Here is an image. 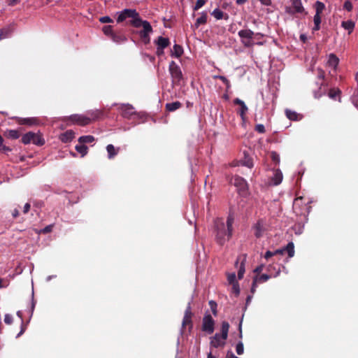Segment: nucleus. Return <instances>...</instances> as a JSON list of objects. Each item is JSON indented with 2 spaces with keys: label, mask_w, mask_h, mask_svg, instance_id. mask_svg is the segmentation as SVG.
<instances>
[{
  "label": "nucleus",
  "mask_w": 358,
  "mask_h": 358,
  "mask_svg": "<svg viewBox=\"0 0 358 358\" xmlns=\"http://www.w3.org/2000/svg\"><path fill=\"white\" fill-rule=\"evenodd\" d=\"M229 329V323L227 322H223L222 323V329H221L222 334L221 335L224 336V337H225V338H227Z\"/></svg>",
  "instance_id": "33"
},
{
  "label": "nucleus",
  "mask_w": 358,
  "mask_h": 358,
  "mask_svg": "<svg viewBox=\"0 0 358 358\" xmlns=\"http://www.w3.org/2000/svg\"><path fill=\"white\" fill-rule=\"evenodd\" d=\"M103 33H104L106 35L110 36L111 37H112V34H114L113 33L112 27H111V26H109V25L104 26V27H103Z\"/></svg>",
  "instance_id": "43"
},
{
  "label": "nucleus",
  "mask_w": 358,
  "mask_h": 358,
  "mask_svg": "<svg viewBox=\"0 0 358 358\" xmlns=\"http://www.w3.org/2000/svg\"><path fill=\"white\" fill-rule=\"evenodd\" d=\"M315 13L321 14L325 8L324 4L319 1H317L315 4Z\"/></svg>",
  "instance_id": "32"
},
{
  "label": "nucleus",
  "mask_w": 358,
  "mask_h": 358,
  "mask_svg": "<svg viewBox=\"0 0 358 358\" xmlns=\"http://www.w3.org/2000/svg\"><path fill=\"white\" fill-rule=\"evenodd\" d=\"M255 231V235L256 237L259 238L263 235L264 231H265V223L264 220H259L253 227Z\"/></svg>",
  "instance_id": "15"
},
{
  "label": "nucleus",
  "mask_w": 358,
  "mask_h": 358,
  "mask_svg": "<svg viewBox=\"0 0 358 358\" xmlns=\"http://www.w3.org/2000/svg\"><path fill=\"white\" fill-rule=\"evenodd\" d=\"M260 2L265 6H270L271 4V0H260Z\"/></svg>",
  "instance_id": "59"
},
{
  "label": "nucleus",
  "mask_w": 358,
  "mask_h": 358,
  "mask_svg": "<svg viewBox=\"0 0 358 358\" xmlns=\"http://www.w3.org/2000/svg\"><path fill=\"white\" fill-rule=\"evenodd\" d=\"M214 78H218L221 80L223 82V83L225 84L227 88L229 89L230 87V83L226 77L222 76H214Z\"/></svg>",
  "instance_id": "40"
},
{
  "label": "nucleus",
  "mask_w": 358,
  "mask_h": 358,
  "mask_svg": "<svg viewBox=\"0 0 358 358\" xmlns=\"http://www.w3.org/2000/svg\"><path fill=\"white\" fill-rule=\"evenodd\" d=\"M106 150L109 159L113 158L117 154V151L112 144H109L106 146Z\"/></svg>",
  "instance_id": "27"
},
{
  "label": "nucleus",
  "mask_w": 358,
  "mask_h": 358,
  "mask_svg": "<svg viewBox=\"0 0 358 358\" xmlns=\"http://www.w3.org/2000/svg\"><path fill=\"white\" fill-rule=\"evenodd\" d=\"M284 252H284L283 248L276 250H275V251L273 252L274 255H278V254H279V255H282Z\"/></svg>",
  "instance_id": "61"
},
{
  "label": "nucleus",
  "mask_w": 358,
  "mask_h": 358,
  "mask_svg": "<svg viewBox=\"0 0 358 358\" xmlns=\"http://www.w3.org/2000/svg\"><path fill=\"white\" fill-rule=\"evenodd\" d=\"M206 3L205 0H196L195 5L193 7L194 10H198Z\"/></svg>",
  "instance_id": "39"
},
{
  "label": "nucleus",
  "mask_w": 358,
  "mask_h": 358,
  "mask_svg": "<svg viewBox=\"0 0 358 358\" xmlns=\"http://www.w3.org/2000/svg\"><path fill=\"white\" fill-rule=\"evenodd\" d=\"M236 351L238 355H241L243 353L244 347H243V344L242 342H239L237 343V345L236 346Z\"/></svg>",
  "instance_id": "41"
},
{
  "label": "nucleus",
  "mask_w": 358,
  "mask_h": 358,
  "mask_svg": "<svg viewBox=\"0 0 358 358\" xmlns=\"http://www.w3.org/2000/svg\"><path fill=\"white\" fill-rule=\"evenodd\" d=\"M100 22L102 23H109L112 22V20L108 16H104L100 18Z\"/></svg>",
  "instance_id": "52"
},
{
  "label": "nucleus",
  "mask_w": 358,
  "mask_h": 358,
  "mask_svg": "<svg viewBox=\"0 0 358 358\" xmlns=\"http://www.w3.org/2000/svg\"><path fill=\"white\" fill-rule=\"evenodd\" d=\"M4 322L7 324H10L13 322V317L10 314H6L4 317Z\"/></svg>",
  "instance_id": "47"
},
{
  "label": "nucleus",
  "mask_w": 358,
  "mask_h": 358,
  "mask_svg": "<svg viewBox=\"0 0 358 358\" xmlns=\"http://www.w3.org/2000/svg\"><path fill=\"white\" fill-rule=\"evenodd\" d=\"M234 221V217L232 215H229L227 220V226H225L222 219H217L215 221V226L216 228V239L220 245H223L227 241L232 232V225Z\"/></svg>",
  "instance_id": "1"
},
{
  "label": "nucleus",
  "mask_w": 358,
  "mask_h": 358,
  "mask_svg": "<svg viewBox=\"0 0 358 358\" xmlns=\"http://www.w3.org/2000/svg\"><path fill=\"white\" fill-rule=\"evenodd\" d=\"M238 34L241 38L242 44L245 47H252L255 44L252 41L255 33L252 30L242 29L238 31Z\"/></svg>",
  "instance_id": "5"
},
{
  "label": "nucleus",
  "mask_w": 358,
  "mask_h": 358,
  "mask_svg": "<svg viewBox=\"0 0 358 358\" xmlns=\"http://www.w3.org/2000/svg\"><path fill=\"white\" fill-rule=\"evenodd\" d=\"M131 24L136 28L142 27L138 34L145 44H148L150 42V34L152 33V28L150 22L146 20H143L140 17L131 22Z\"/></svg>",
  "instance_id": "2"
},
{
  "label": "nucleus",
  "mask_w": 358,
  "mask_h": 358,
  "mask_svg": "<svg viewBox=\"0 0 358 358\" xmlns=\"http://www.w3.org/2000/svg\"><path fill=\"white\" fill-rule=\"evenodd\" d=\"M262 269H263V265H261L255 269V272L259 273L262 271Z\"/></svg>",
  "instance_id": "63"
},
{
  "label": "nucleus",
  "mask_w": 358,
  "mask_h": 358,
  "mask_svg": "<svg viewBox=\"0 0 358 358\" xmlns=\"http://www.w3.org/2000/svg\"><path fill=\"white\" fill-rule=\"evenodd\" d=\"M234 102L235 104L239 105L241 106V108L239 110V113H240V115H241L242 120H244L245 115L248 110V107L245 104L244 101H243L242 100H241L238 98L235 99Z\"/></svg>",
  "instance_id": "17"
},
{
  "label": "nucleus",
  "mask_w": 358,
  "mask_h": 358,
  "mask_svg": "<svg viewBox=\"0 0 358 358\" xmlns=\"http://www.w3.org/2000/svg\"><path fill=\"white\" fill-rule=\"evenodd\" d=\"M227 280L229 284H234L238 282L236 280V274L235 273H231L227 275Z\"/></svg>",
  "instance_id": "42"
},
{
  "label": "nucleus",
  "mask_w": 358,
  "mask_h": 358,
  "mask_svg": "<svg viewBox=\"0 0 358 358\" xmlns=\"http://www.w3.org/2000/svg\"><path fill=\"white\" fill-rule=\"evenodd\" d=\"M264 37V34L261 33H255L253 38L261 39Z\"/></svg>",
  "instance_id": "60"
},
{
  "label": "nucleus",
  "mask_w": 358,
  "mask_h": 358,
  "mask_svg": "<svg viewBox=\"0 0 358 358\" xmlns=\"http://www.w3.org/2000/svg\"><path fill=\"white\" fill-rule=\"evenodd\" d=\"M232 290L236 295L239 294L240 288L238 282L232 284Z\"/></svg>",
  "instance_id": "48"
},
{
  "label": "nucleus",
  "mask_w": 358,
  "mask_h": 358,
  "mask_svg": "<svg viewBox=\"0 0 358 358\" xmlns=\"http://www.w3.org/2000/svg\"><path fill=\"white\" fill-rule=\"evenodd\" d=\"M164 48H159V47H157V50H156V54L158 55V56H162L164 55Z\"/></svg>",
  "instance_id": "55"
},
{
  "label": "nucleus",
  "mask_w": 358,
  "mask_h": 358,
  "mask_svg": "<svg viewBox=\"0 0 358 358\" xmlns=\"http://www.w3.org/2000/svg\"><path fill=\"white\" fill-rule=\"evenodd\" d=\"M227 338L219 334H215L214 336L211 338L210 345L213 348H218L223 346L225 343V341Z\"/></svg>",
  "instance_id": "12"
},
{
  "label": "nucleus",
  "mask_w": 358,
  "mask_h": 358,
  "mask_svg": "<svg viewBox=\"0 0 358 358\" xmlns=\"http://www.w3.org/2000/svg\"><path fill=\"white\" fill-rule=\"evenodd\" d=\"M211 15L216 19V20H221L224 17V13L219 8H215L213 10L211 13Z\"/></svg>",
  "instance_id": "34"
},
{
  "label": "nucleus",
  "mask_w": 358,
  "mask_h": 358,
  "mask_svg": "<svg viewBox=\"0 0 358 358\" xmlns=\"http://www.w3.org/2000/svg\"><path fill=\"white\" fill-rule=\"evenodd\" d=\"M338 62L339 59L334 54L331 53L328 56V59L327 61V66L331 69H329V73L332 76H334V73L336 70Z\"/></svg>",
  "instance_id": "9"
},
{
  "label": "nucleus",
  "mask_w": 358,
  "mask_h": 358,
  "mask_svg": "<svg viewBox=\"0 0 358 358\" xmlns=\"http://www.w3.org/2000/svg\"><path fill=\"white\" fill-rule=\"evenodd\" d=\"M30 209V204L29 203H27L24 204L23 208V212L24 213H27Z\"/></svg>",
  "instance_id": "56"
},
{
  "label": "nucleus",
  "mask_w": 358,
  "mask_h": 358,
  "mask_svg": "<svg viewBox=\"0 0 358 358\" xmlns=\"http://www.w3.org/2000/svg\"><path fill=\"white\" fill-rule=\"evenodd\" d=\"M101 114V111L96 110L89 112L87 116L78 114L73 115L70 117V120L74 123L84 126L90 124L92 120L98 119Z\"/></svg>",
  "instance_id": "3"
},
{
  "label": "nucleus",
  "mask_w": 358,
  "mask_h": 358,
  "mask_svg": "<svg viewBox=\"0 0 358 358\" xmlns=\"http://www.w3.org/2000/svg\"><path fill=\"white\" fill-rule=\"evenodd\" d=\"M245 257H238L235 266L238 268V279L243 278L245 273Z\"/></svg>",
  "instance_id": "11"
},
{
  "label": "nucleus",
  "mask_w": 358,
  "mask_h": 358,
  "mask_svg": "<svg viewBox=\"0 0 358 358\" xmlns=\"http://www.w3.org/2000/svg\"><path fill=\"white\" fill-rule=\"evenodd\" d=\"M282 173L280 170L276 169L273 172V176L272 177V182L274 185H278L281 183L282 180Z\"/></svg>",
  "instance_id": "19"
},
{
  "label": "nucleus",
  "mask_w": 358,
  "mask_h": 358,
  "mask_svg": "<svg viewBox=\"0 0 358 358\" xmlns=\"http://www.w3.org/2000/svg\"><path fill=\"white\" fill-rule=\"evenodd\" d=\"M75 148L81 155V157L86 155L88 151V148L83 143H79V144L76 145Z\"/></svg>",
  "instance_id": "24"
},
{
  "label": "nucleus",
  "mask_w": 358,
  "mask_h": 358,
  "mask_svg": "<svg viewBox=\"0 0 358 358\" xmlns=\"http://www.w3.org/2000/svg\"><path fill=\"white\" fill-rule=\"evenodd\" d=\"M271 157L273 162H276L277 164L280 163V156L277 152H272L271 154Z\"/></svg>",
  "instance_id": "44"
},
{
  "label": "nucleus",
  "mask_w": 358,
  "mask_h": 358,
  "mask_svg": "<svg viewBox=\"0 0 358 358\" xmlns=\"http://www.w3.org/2000/svg\"><path fill=\"white\" fill-rule=\"evenodd\" d=\"M52 225L50 224L46 226L45 228L41 229L38 233H43V234H47L52 231Z\"/></svg>",
  "instance_id": "45"
},
{
  "label": "nucleus",
  "mask_w": 358,
  "mask_h": 358,
  "mask_svg": "<svg viewBox=\"0 0 358 358\" xmlns=\"http://www.w3.org/2000/svg\"><path fill=\"white\" fill-rule=\"evenodd\" d=\"M342 27L348 31V33H351L355 27V23L351 20L343 21L342 22Z\"/></svg>",
  "instance_id": "28"
},
{
  "label": "nucleus",
  "mask_w": 358,
  "mask_h": 358,
  "mask_svg": "<svg viewBox=\"0 0 358 358\" xmlns=\"http://www.w3.org/2000/svg\"><path fill=\"white\" fill-rule=\"evenodd\" d=\"M11 34V29L9 27L3 28L0 31V40L9 37Z\"/></svg>",
  "instance_id": "31"
},
{
  "label": "nucleus",
  "mask_w": 358,
  "mask_h": 358,
  "mask_svg": "<svg viewBox=\"0 0 358 358\" xmlns=\"http://www.w3.org/2000/svg\"><path fill=\"white\" fill-rule=\"evenodd\" d=\"M215 321L210 314H206L203 318L202 330L208 334H212L214 331Z\"/></svg>",
  "instance_id": "8"
},
{
  "label": "nucleus",
  "mask_w": 358,
  "mask_h": 358,
  "mask_svg": "<svg viewBox=\"0 0 358 358\" xmlns=\"http://www.w3.org/2000/svg\"><path fill=\"white\" fill-rule=\"evenodd\" d=\"M169 71L173 83H178L182 80V71L178 65L173 61L169 64Z\"/></svg>",
  "instance_id": "6"
},
{
  "label": "nucleus",
  "mask_w": 358,
  "mask_h": 358,
  "mask_svg": "<svg viewBox=\"0 0 358 358\" xmlns=\"http://www.w3.org/2000/svg\"><path fill=\"white\" fill-rule=\"evenodd\" d=\"M207 22V13L202 12L201 16L198 17L194 24L195 27L198 28L201 24H206Z\"/></svg>",
  "instance_id": "23"
},
{
  "label": "nucleus",
  "mask_w": 358,
  "mask_h": 358,
  "mask_svg": "<svg viewBox=\"0 0 358 358\" xmlns=\"http://www.w3.org/2000/svg\"><path fill=\"white\" fill-rule=\"evenodd\" d=\"M270 275L267 274H263L259 277H257V282H266L270 278Z\"/></svg>",
  "instance_id": "46"
},
{
  "label": "nucleus",
  "mask_w": 358,
  "mask_h": 358,
  "mask_svg": "<svg viewBox=\"0 0 358 358\" xmlns=\"http://www.w3.org/2000/svg\"><path fill=\"white\" fill-rule=\"evenodd\" d=\"M181 106V103L179 101H175L172 103H168L166 104V109L169 111H174L178 109Z\"/></svg>",
  "instance_id": "26"
},
{
  "label": "nucleus",
  "mask_w": 358,
  "mask_h": 358,
  "mask_svg": "<svg viewBox=\"0 0 358 358\" xmlns=\"http://www.w3.org/2000/svg\"><path fill=\"white\" fill-rule=\"evenodd\" d=\"M302 207V197L296 198L293 203L294 212L297 215H305V212L307 209L306 205Z\"/></svg>",
  "instance_id": "10"
},
{
  "label": "nucleus",
  "mask_w": 358,
  "mask_h": 358,
  "mask_svg": "<svg viewBox=\"0 0 358 358\" xmlns=\"http://www.w3.org/2000/svg\"><path fill=\"white\" fill-rule=\"evenodd\" d=\"M93 141H94V137L92 135L82 136L78 138V142L84 145L85 143H91Z\"/></svg>",
  "instance_id": "25"
},
{
  "label": "nucleus",
  "mask_w": 358,
  "mask_h": 358,
  "mask_svg": "<svg viewBox=\"0 0 358 358\" xmlns=\"http://www.w3.org/2000/svg\"><path fill=\"white\" fill-rule=\"evenodd\" d=\"M344 8L348 11H350L352 8V5L350 1H346L344 3Z\"/></svg>",
  "instance_id": "51"
},
{
  "label": "nucleus",
  "mask_w": 358,
  "mask_h": 358,
  "mask_svg": "<svg viewBox=\"0 0 358 358\" xmlns=\"http://www.w3.org/2000/svg\"><path fill=\"white\" fill-rule=\"evenodd\" d=\"M75 137V133L72 130H68L60 136V140L64 143L71 141Z\"/></svg>",
  "instance_id": "21"
},
{
  "label": "nucleus",
  "mask_w": 358,
  "mask_h": 358,
  "mask_svg": "<svg viewBox=\"0 0 358 358\" xmlns=\"http://www.w3.org/2000/svg\"><path fill=\"white\" fill-rule=\"evenodd\" d=\"M127 17L132 18L131 22H134L136 19H138L139 14L136 12V10L134 9H124L121 11L117 17V22H121L124 21Z\"/></svg>",
  "instance_id": "7"
},
{
  "label": "nucleus",
  "mask_w": 358,
  "mask_h": 358,
  "mask_svg": "<svg viewBox=\"0 0 358 358\" xmlns=\"http://www.w3.org/2000/svg\"><path fill=\"white\" fill-rule=\"evenodd\" d=\"M284 252L288 253L289 257H292L294 255V245L292 242L289 243L286 247L283 248Z\"/></svg>",
  "instance_id": "29"
},
{
  "label": "nucleus",
  "mask_w": 358,
  "mask_h": 358,
  "mask_svg": "<svg viewBox=\"0 0 358 358\" xmlns=\"http://www.w3.org/2000/svg\"><path fill=\"white\" fill-rule=\"evenodd\" d=\"M155 44L157 47L166 48L167 46H169L170 41L168 38H164L162 36H159L155 41Z\"/></svg>",
  "instance_id": "20"
},
{
  "label": "nucleus",
  "mask_w": 358,
  "mask_h": 358,
  "mask_svg": "<svg viewBox=\"0 0 358 358\" xmlns=\"http://www.w3.org/2000/svg\"><path fill=\"white\" fill-rule=\"evenodd\" d=\"M317 71H318V75H317L318 78L320 79H324V71L322 69H318Z\"/></svg>",
  "instance_id": "54"
},
{
  "label": "nucleus",
  "mask_w": 358,
  "mask_h": 358,
  "mask_svg": "<svg viewBox=\"0 0 358 358\" xmlns=\"http://www.w3.org/2000/svg\"><path fill=\"white\" fill-rule=\"evenodd\" d=\"M257 276H256L253 280L252 288H251V292L252 294L255 293L256 288H257Z\"/></svg>",
  "instance_id": "50"
},
{
  "label": "nucleus",
  "mask_w": 358,
  "mask_h": 358,
  "mask_svg": "<svg viewBox=\"0 0 358 358\" xmlns=\"http://www.w3.org/2000/svg\"><path fill=\"white\" fill-rule=\"evenodd\" d=\"M313 21H314V25H315L313 29V31L319 30L320 28V23H321L320 14L315 13V15H314Z\"/></svg>",
  "instance_id": "30"
},
{
  "label": "nucleus",
  "mask_w": 358,
  "mask_h": 358,
  "mask_svg": "<svg viewBox=\"0 0 358 358\" xmlns=\"http://www.w3.org/2000/svg\"><path fill=\"white\" fill-rule=\"evenodd\" d=\"M231 182L239 189L243 190L247 187L246 181L241 177L235 176L233 178Z\"/></svg>",
  "instance_id": "16"
},
{
  "label": "nucleus",
  "mask_w": 358,
  "mask_h": 358,
  "mask_svg": "<svg viewBox=\"0 0 358 358\" xmlns=\"http://www.w3.org/2000/svg\"><path fill=\"white\" fill-rule=\"evenodd\" d=\"M111 38L114 42L117 43H122L126 41V38L122 35L117 36L115 34H112Z\"/></svg>",
  "instance_id": "37"
},
{
  "label": "nucleus",
  "mask_w": 358,
  "mask_h": 358,
  "mask_svg": "<svg viewBox=\"0 0 358 358\" xmlns=\"http://www.w3.org/2000/svg\"><path fill=\"white\" fill-rule=\"evenodd\" d=\"M121 110L122 115L125 117H129L135 113L134 107L129 104L122 105Z\"/></svg>",
  "instance_id": "18"
},
{
  "label": "nucleus",
  "mask_w": 358,
  "mask_h": 358,
  "mask_svg": "<svg viewBox=\"0 0 358 358\" xmlns=\"http://www.w3.org/2000/svg\"><path fill=\"white\" fill-rule=\"evenodd\" d=\"M238 330H239V337L242 338V336H243V334H242V321L240 322L239 327H238Z\"/></svg>",
  "instance_id": "62"
},
{
  "label": "nucleus",
  "mask_w": 358,
  "mask_h": 358,
  "mask_svg": "<svg viewBox=\"0 0 358 358\" xmlns=\"http://www.w3.org/2000/svg\"><path fill=\"white\" fill-rule=\"evenodd\" d=\"M209 304L210 306V308L212 309L213 313H214V315H216V310H215V308H216V306H217L216 303L215 301H210L209 302Z\"/></svg>",
  "instance_id": "53"
},
{
  "label": "nucleus",
  "mask_w": 358,
  "mask_h": 358,
  "mask_svg": "<svg viewBox=\"0 0 358 358\" xmlns=\"http://www.w3.org/2000/svg\"><path fill=\"white\" fill-rule=\"evenodd\" d=\"M19 2L18 0H10L9 5L14 6Z\"/></svg>",
  "instance_id": "64"
},
{
  "label": "nucleus",
  "mask_w": 358,
  "mask_h": 358,
  "mask_svg": "<svg viewBox=\"0 0 358 358\" xmlns=\"http://www.w3.org/2000/svg\"><path fill=\"white\" fill-rule=\"evenodd\" d=\"M274 255V253L273 252H271V251H267L265 255H264V257L265 259H268V258H270L271 257L273 256Z\"/></svg>",
  "instance_id": "57"
},
{
  "label": "nucleus",
  "mask_w": 358,
  "mask_h": 358,
  "mask_svg": "<svg viewBox=\"0 0 358 358\" xmlns=\"http://www.w3.org/2000/svg\"><path fill=\"white\" fill-rule=\"evenodd\" d=\"M286 116L288 119L291 120H298V114L295 111H292L287 109L285 110Z\"/></svg>",
  "instance_id": "35"
},
{
  "label": "nucleus",
  "mask_w": 358,
  "mask_h": 358,
  "mask_svg": "<svg viewBox=\"0 0 358 358\" xmlns=\"http://www.w3.org/2000/svg\"><path fill=\"white\" fill-rule=\"evenodd\" d=\"M192 316L190 303H188L187 307L185 311L184 317L182 320V327L184 328L186 325L189 324L192 326Z\"/></svg>",
  "instance_id": "14"
},
{
  "label": "nucleus",
  "mask_w": 358,
  "mask_h": 358,
  "mask_svg": "<svg viewBox=\"0 0 358 358\" xmlns=\"http://www.w3.org/2000/svg\"><path fill=\"white\" fill-rule=\"evenodd\" d=\"M292 4L294 11H292L291 8H287L286 12L289 14H293L294 13H302L304 12V8L302 5L301 0H291Z\"/></svg>",
  "instance_id": "13"
},
{
  "label": "nucleus",
  "mask_w": 358,
  "mask_h": 358,
  "mask_svg": "<svg viewBox=\"0 0 358 358\" xmlns=\"http://www.w3.org/2000/svg\"><path fill=\"white\" fill-rule=\"evenodd\" d=\"M244 165L248 166V168H252L253 166V163L252 162L251 160L248 159L244 162Z\"/></svg>",
  "instance_id": "58"
},
{
  "label": "nucleus",
  "mask_w": 358,
  "mask_h": 358,
  "mask_svg": "<svg viewBox=\"0 0 358 358\" xmlns=\"http://www.w3.org/2000/svg\"><path fill=\"white\" fill-rule=\"evenodd\" d=\"M183 54V49L182 46L178 44H175L173 47V49L171 50V55L172 57L178 58L182 56Z\"/></svg>",
  "instance_id": "22"
},
{
  "label": "nucleus",
  "mask_w": 358,
  "mask_h": 358,
  "mask_svg": "<svg viewBox=\"0 0 358 358\" xmlns=\"http://www.w3.org/2000/svg\"><path fill=\"white\" fill-rule=\"evenodd\" d=\"M255 130L257 132L262 134V133L265 132V127L263 124H259L256 125Z\"/></svg>",
  "instance_id": "49"
},
{
  "label": "nucleus",
  "mask_w": 358,
  "mask_h": 358,
  "mask_svg": "<svg viewBox=\"0 0 358 358\" xmlns=\"http://www.w3.org/2000/svg\"><path fill=\"white\" fill-rule=\"evenodd\" d=\"M341 91L338 89H331L329 92V96L331 99H335L337 96H339Z\"/></svg>",
  "instance_id": "38"
},
{
  "label": "nucleus",
  "mask_w": 358,
  "mask_h": 358,
  "mask_svg": "<svg viewBox=\"0 0 358 358\" xmlns=\"http://www.w3.org/2000/svg\"><path fill=\"white\" fill-rule=\"evenodd\" d=\"M22 142L24 144L32 143L36 145H43L45 143V141L42 138L41 134L34 132H28L23 135L22 137Z\"/></svg>",
  "instance_id": "4"
},
{
  "label": "nucleus",
  "mask_w": 358,
  "mask_h": 358,
  "mask_svg": "<svg viewBox=\"0 0 358 358\" xmlns=\"http://www.w3.org/2000/svg\"><path fill=\"white\" fill-rule=\"evenodd\" d=\"M6 136L10 139H17L20 137V134L17 130H8L6 131Z\"/></svg>",
  "instance_id": "36"
}]
</instances>
